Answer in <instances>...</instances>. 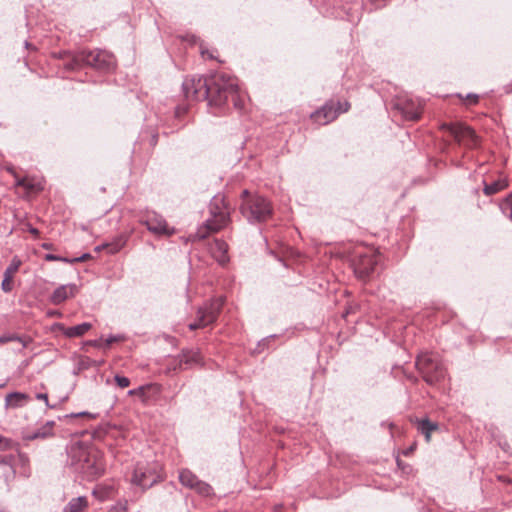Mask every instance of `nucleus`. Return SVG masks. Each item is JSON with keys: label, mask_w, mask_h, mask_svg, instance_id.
Returning <instances> with one entry per match:
<instances>
[{"label": "nucleus", "mask_w": 512, "mask_h": 512, "mask_svg": "<svg viewBox=\"0 0 512 512\" xmlns=\"http://www.w3.org/2000/svg\"><path fill=\"white\" fill-rule=\"evenodd\" d=\"M184 96L188 100H207L210 106L222 107L229 100L237 110H242L245 96L239 91L237 79L223 73L209 78L191 77L182 83Z\"/></svg>", "instance_id": "1"}, {"label": "nucleus", "mask_w": 512, "mask_h": 512, "mask_svg": "<svg viewBox=\"0 0 512 512\" xmlns=\"http://www.w3.org/2000/svg\"><path fill=\"white\" fill-rule=\"evenodd\" d=\"M70 465L87 480L101 476L105 466L101 452L94 446H75L70 451Z\"/></svg>", "instance_id": "2"}, {"label": "nucleus", "mask_w": 512, "mask_h": 512, "mask_svg": "<svg viewBox=\"0 0 512 512\" xmlns=\"http://www.w3.org/2000/svg\"><path fill=\"white\" fill-rule=\"evenodd\" d=\"M209 214L210 216L206 219L204 224L196 231L194 238L202 240L210 233L218 232L223 229L229 223L230 209L224 195L217 194L211 199Z\"/></svg>", "instance_id": "3"}, {"label": "nucleus", "mask_w": 512, "mask_h": 512, "mask_svg": "<svg viewBox=\"0 0 512 512\" xmlns=\"http://www.w3.org/2000/svg\"><path fill=\"white\" fill-rule=\"evenodd\" d=\"M83 65L109 71L114 67V56L105 50H83L73 55L65 64L68 70L80 69Z\"/></svg>", "instance_id": "4"}, {"label": "nucleus", "mask_w": 512, "mask_h": 512, "mask_svg": "<svg viewBox=\"0 0 512 512\" xmlns=\"http://www.w3.org/2000/svg\"><path fill=\"white\" fill-rule=\"evenodd\" d=\"M240 211L250 223L264 222L272 215L270 202L263 196L251 195L248 190L242 192Z\"/></svg>", "instance_id": "5"}, {"label": "nucleus", "mask_w": 512, "mask_h": 512, "mask_svg": "<svg viewBox=\"0 0 512 512\" xmlns=\"http://www.w3.org/2000/svg\"><path fill=\"white\" fill-rule=\"evenodd\" d=\"M415 365L425 382L429 385L440 382L446 376V368L436 354L423 353L419 355Z\"/></svg>", "instance_id": "6"}, {"label": "nucleus", "mask_w": 512, "mask_h": 512, "mask_svg": "<svg viewBox=\"0 0 512 512\" xmlns=\"http://www.w3.org/2000/svg\"><path fill=\"white\" fill-rule=\"evenodd\" d=\"M222 305V298H217L199 308L197 313V320L189 324V329L196 330L198 328H204L215 322Z\"/></svg>", "instance_id": "7"}, {"label": "nucleus", "mask_w": 512, "mask_h": 512, "mask_svg": "<svg viewBox=\"0 0 512 512\" xmlns=\"http://www.w3.org/2000/svg\"><path fill=\"white\" fill-rule=\"evenodd\" d=\"M441 128L448 131L460 144L475 147L478 143V137L475 131L469 126L461 123H445Z\"/></svg>", "instance_id": "8"}, {"label": "nucleus", "mask_w": 512, "mask_h": 512, "mask_svg": "<svg viewBox=\"0 0 512 512\" xmlns=\"http://www.w3.org/2000/svg\"><path fill=\"white\" fill-rule=\"evenodd\" d=\"M378 255L372 251L359 253L353 261V269L355 275L359 279H365L370 276L378 264Z\"/></svg>", "instance_id": "9"}, {"label": "nucleus", "mask_w": 512, "mask_h": 512, "mask_svg": "<svg viewBox=\"0 0 512 512\" xmlns=\"http://www.w3.org/2000/svg\"><path fill=\"white\" fill-rule=\"evenodd\" d=\"M159 480L160 475L156 472V466L148 468L137 465L133 473L132 482L144 491L151 488Z\"/></svg>", "instance_id": "10"}, {"label": "nucleus", "mask_w": 512, "mask_h": 512, "mask_svg": "<svg viewBox=\"0 0 512 512\" xmlns=\"http://www.w3.org/2000/svg\"><path fill=\"white\" fill-rule=\"evenodd\" d=\"M18 462L24 466L27 464L28 458L21 453L0 454V467L3 468V477L6 483L15 478V466Z\"/></svg>", "instance_id": "11"}, {"label": "nucleus", "mask_w": 512, "mask_h": 512, "mask_svg": "<svg viewBox=\"0 0 512 512\" xmlns=\"http://www.w3.org/2000/svg\"><path fill=\"white\" fill-rule=\"evenodd\" d=\"M147 229L155 235H171L174 229H170L166 220L158 213L151 211L140 220Z\"/></svg>", "instance_id": "12"}, {"label": "nucleus", "mask_w": 512, "mask_h": 512, "mask_svg": "<svg viewBox=\"0 0 512 512\" xmlns=\"http://www.w3.org/2000/svg\"><path fill=\"white\" fill-rule=\"evenodd\" d=\"M159 394L160 386L155 383H149L139 386L137 389L130 390V396L134 399H139L144 404L155 400Z\"/></svg>", "instance_id": "13"}, {"label": "nucleus", "mask_w": 512, "mask_h": 512, "mask_svg": "<svg viewBox=\"0 0 512 512\" xmlns=\"http://www.w3.org/2000/svg\"><path fill=\"white\" fill-rule=\"evenodd\" d=\"M79 292V286L74 283H69L57 287L51 294L49 301L53 305H60L69 298L75 297Z\"/></svg>", "instance_id": "14"}, {"label": "nucleus", "mask_w": 512, "mask_h": 512, "mask_svg": "<svg viewBox=\"0 0 512 512\" xmlns=\"http://www.w3.org/2000/svg\"><path fill=\"white\" fill-rule=\"evenodd\" d=\"M338 116V111L336 109L334 102H328L326 103L322 108L312 113L311 117L312 119L320 124V125H326L333 120H335Z\"/></svg>", "instance_id": "15"}, {"label": "nucleus", "mask_w": 512, "mask_h": 512, "mask_svg": "<svg viewBox=\"0 0 512 512\" xmlns=\"http://www.w3.org/2000/svg\"><path fill=\"white\" fill-rule=\"evenodd\" d=\"M177 360L179 369H189L201 363V355L198 350L184 349Z\"/></svg>", "instance_id": "16"}, {"label": "nucleus", "mask_w": 512, "mask_h": 512, "mask_svg": "<svg viewBox=\"0 0 512 512\" xmlns=\"http://www.w3.org/2000/svg\"><path fill=\"white\" fill-rule=\"evenodd\" d=\"M227 252L228 245L222 240H215L214 244L211 246V253L213 257L221 265L226 264L229 260Z\"/></svg>", "instance_id": "17"}, {"label": "nucleus", "mask_w": 512, "mask_h": 512, "mask_svg": "<svg viewBox=\"0 0 512 512\" xmlns=\"http://www.w3.org/2000/svg\"><path fill=\"white\" fill-rule=\"evenodd\" d=\"M55 425L54 421H47L44 425H42L37 431L27 434L24 436L25 440L32 441L36 439H46L52 437L53 427Z\"/></svg>", "instance_id": "18"}, {"label": "nucleus", "mask_w": 512, "mask_h": 512, "mask_svg": "<svg viewBox=\"0 0 512 512\" xmlns=\"http://www.w3.org/2000/svg\"><path fill=\"white\" fill-rule=\"evenodd\" d=\"M396 107L401 111L405 119L415 121L420 118L421 111L413 102L397 103Z\"/></svg>", "instance_id": "19"}, {"label": "nucleus", "mask_w": 512, "mask_h": 512, "mask_svg": "<svg viewBox=\"0 0 512 512\" xmlns=\"http://www.w3.org/2000/svg\"><path fill=\"white\" fill-rule=\"evenodd\" d=\"M89 506L86 496L72 498L63 508V512H84Z\"/></svg>", "instance_id": "20"}, {"label": "nucleus", "mask_w": 512, "mask_h": 512, "mask_svg": "<svg viewBox=\"0 0 512 512\" xmlns=\"http://www.w3.org/2000/svg\"><path fill=\"white\" fill-rule=\"evenodd\" d=\"M416 422L418 431L425 436L426 442H429L431 439V433L438 429V424L430 421L428 418L417 419Z\"/></svg>", "instance_id": "21"}, {"label": "nucleus", "mask_w": 512, "mask_h": 512, "mask_svg": "<svg viewBox=\"0 0 512 512\" xmlns=\"http://www.w3.org/2000/svg\"><path fill=\"white\" fill-rule=\"evenodd\" d=\"M92 325L84 322L71 327H63V334L68 338L80 337L90 330Z\"/></svg>", "instance_id": "22"}, {"label": "nucleus", "mask_w": 512, "mask_h": 512, "mask_svg": "<svg viewBox=\"0 0 512 512\" xmlns=\"http://www.w3.org/2000/svg\"><path fill=\"white\" fill-rule=\"evenodd\" d=\"M29 396L21 392L9 393L5 398L6 407L17 408L24 405Z\"/></svg>", "instance_id": "23"}, {"label": "nucleus", "mask_w": 512, "mask_h": 512, "mask_svg": "<svg viewBox=\"0 0 512 512\" xmlns=\"http://www.w3.org/2000/svg\"><path fill=\"white\" fill-rule=\"evenodd\" d=\"M179 480L182 485H184L190 489H193L199 479L190 470L183 469L179 473Z\"/></svg>", "instance_id": "24"}, {"label": "nucleus", "mask_w": 512, "mask_h": 512, "mask_svg": "<svg viewBox=\"0 0 512 512\" xmlns=\"http://www.w3.org/2000/svg\"><path fill=\"white\" fill-rule=\"evenodd\" d=\"M113 487L108 485H97L93 491L92 494L100 501H105L112 497L113 495Z\"/></svg>", "instance_id": "25"}, {"label": "nucleus", "mask_w": 512, "mask_h": 512, "mask_svg": "<svg viewBox=\"0 0 512 512\" xmlns=\"http://www.w3.org/2000/svg\"><path fill=\"white\" fill-rule=\"evenodd\" d=\"M507 186V183L505 180H497L492 182L491 184H484L483 192L487 196L494 195L498 193L499 191L503 190Z\"/></svg>", "instance_id": "26"}, {"label": "nucleus", "mask_w": 512, "mask_h": 512, "mask_svg": "<svg viewBox=\"0 0 512 512\" xmlns=\"http://www.w3.org/2000/svg\"><path fill=\"white\" fill-rule=\"evenodd\" d=\"M103 363V360H94L88 356H80L78 360V370H87L91 367H99Z\"/></svg>", "instance_id": "27"}, {"label": "nucleus", "mask_w": 512, "mask_h": 512, "mask_svg": "<svg viewBox=\"0 0 512 512\" xmlns=\"http://www.w3.org/2000/svg\"><path fill=\"white\" fill-rule=\"evenodd\" d=\"M500 209L512 221V193L500 203Z\"/></svg>", "instance_id": "28"}, {"label": "nucleus", "mask_w": 512, "mask_h": 512, "mask_svg": "<svg viewBox=\"0 0 512 512\" xmlns=\"http://www.w3.org/2000/svg\"><path fill=\"white\" fill-rule=\"evenodd\" d=\"M197 493L202 496L208 497L212 494L213 488L206 482L198 480L197 484L193 488Z\"/></svg>", "instance_id": "29"}, {"label": "nucleus", "mask_w": 512, "mask_h": 512, "mask_svg": "<svg viewBox=\"0 0 512 512\" xmlns=\"http://www.w3.org/2000/svg\"><path fill=\"white\" fill-rule=\"evenodd\" d=\"M21 265H22L21 259L18 256H14L12 258L10 264L5 269L4 273L14 276L18 272Z\"/></svg>", "instance_id": "30"}, {"label": "nucleus", "mask_w": 512, "mask_h": 512, "mask_svg": "<svg viewBox=\"0 0 512 512\" xmlns=\"http://www.w3.org/2000/svg\"><path fill=\"white\" fill-rule=\"evenodd\" d=\"M11 451L10 453H19L15 448V444L11 439L0 436V452Z\"/></svg>", "instance_id": "31"}, {"label": "nucleus", "mask_w": 512, "mask_h": 512, "mask_svg": "<svg viewBox=\"0 0 512 512\" xmlns=\"http://www.w3.org/2000/svg\"><path fill=\"white\" fill-rule=\"evenodd\" d=\"M13 278H14V276L3 273V281L1 283V289L3 292L9 293L13 290V288H14Z\"/></svg>", "instance_id": "32"}, {"label": "nucleus", "mask_w": 512, "mask_h": 512, "mask_svg": "<svg viewBox=\"0 0 512 512\" xmlns=\"http://www.w3.org/2000/svg\"><path fill=\"white\" fill-rule=\"evenodd\" d=\"M125 245V240H120L116 243L106 244L105 246H97L96 250L100 251L102 248H107L110 253L118 252Z\"/></svg>", "instance_id": "33"}, {"label": "nucleus", "mask_w": 512, "mask_h": 512, "mask_svg": "<svg viewBox=\"0 0 512 512\" xmlns=\"http://www.w3.org/2000/svg\"><path fill=\"white\" fill-rule=\"evenodd\" d=\"M12 341H21V338L16 334H8L0 336V345L12 342Z\"/></svg>", "instance_id": "34"}, {"label": "nucleus", "mask_w": 512, "mask_h": 512, "mask_svg": "<svg viewBox=\"0 0 512 512\" xmlns=\"http://www.w3.org/2000/svg\"><path fill=\"white\" fill-rule=\"evenodd\" d=\"M44 259L46 261H60V262H64V263H69L70 262L69 258L58 256V255H55V254H46L44 256Z\"/></svg>", "instance_id": "35"}, {"label": "nucleus", "mask_w": 512, "mask_h": 512, "mask_svg": "<svg viewBox=\"0 0 512 512\" xmlns=\"http://www.w3.org/2000/svg\"><path fill=\"white\" fill-rule=\"evenodd\" d=\"M114 379L120 388L128 387V377L115 375Z\"/></svg>", "instance_id": "36"}, {"label": "nucleus", "mask_w": 512, "mask_h": 512, "mask_svg": "<svg viewBox=\"0 0 512 512\" xmlns=\"http://www.w3.org/2000/svg\"><path fill=\"white\" fill-rule=\"evenodd\" d=\"M335 106L338 111V115L340 113L348 111V109L350 108V104L347 101H345L344 103L337 102V104H335Z\"/></svg>", "instance_id": "37"}, {"label": "nucleus", "mask_w": 512, "mask_h": 512, "mask_svg": "<svg viewBox=\"0 0 512 512\" xmlns=\"http://www.w3.org/2000/svg\"><path fill=\"white\" fill-rule=\"evenodd\" d=\"M122 340H124V336L123 335H110L106 339V346H109V345H111L114 342H118V341H122Z\"/></svg>", "instance_id": "38"}, {"label": "nucleus", "mask_w": 512, "mask_h": 512, "mask_svg": "<svg viewBox=\"0 0 512 512\" xmlns=\"http://www.w3.org/2000/svg\"><path fill=\"white\" fill-rule=\"evenodd\" d=\"M91 258V255L89 253H85L83 254L82 256L80 257H77V258H73V259H70V262L69 263H76V262H82V261H85L87 259Z\"/></svg>", "instance_id": "39"}, {"label": "nucleus", "mask_w": 512, "mask_h": 512, "mask_svg": "<svg viewBox=\"0 0 512 512\" xmlns=\"http://www.w3.org/2000/svg\"><path fill=\"white\" fill-rule=\"evenodd\" d=\"M36 398H37L38 400H43V401H45V404H46V406H47V407H50V408H53V407H54V406H51V405L49 404V401H48V395H47L46 393H38V394L36 395Z\"/></svg>", "instance_id": "40"}, {"label": "nucleus", "mask_w": 512, "mask_h": 512, "mask_svg": "<svg viewBox=\"0 0 512 512\" xmlns=\"http://www.w3.org/2000/svg\"><path fill=\"white\" fill-rule=\"evenodd\" d=\"M466 99L470 100L472 104H476L478 102L479 96L477 94L469 93L466 95Z\"/></svg>", "instance_id": "41"}, {"label": "nucleus", "mask_w": 512, "mask_h": 512, "mask_svg": "<svg viewBox=\"0 0 512 512\" xmlns=\"http://www.w3.org/2000/svg\"><path fill=\"white\" fill-rule=\"evenodd\" d=\"M108 512H126V507L123 505L113 506Z\"/></svg>", "instance_id": "42"}, {"label": "nucleus", "mask_w": 512, "mask_h": 512, "mask_svg": "<svg viewBox=\"0 0 512 512\" xmlns=\"http://www.w3.org/2000/svg\"><path fill=\"white\" fill-rule=\"evenodd\" d=\"M27 181L28 180L26 178H19L16 180V185L20 186V187H24V186H26Z\"/></svg>", "instance_id": "43"}, {"label": "nucleus", "mask_w": 512, "mask_h": 512, "mask_svg": "<svg viewBox=\"0 0 512 512\" xmlns=\"http://www.w3.org/2000/svg\"><path fill=\"white\" fill-rule=\"evenodd\" d=\"M28 231L35 236L39 234L38 229L32 227L31 225L28 226Z\"/></svg>", "instance_id": "44"}, {"label": "nucleus", "mask_w": 512, "mask_h": 512, "mask_svg": "<svg viewBox=\"0 0 512 512\" xmlns=\"http://www.w3.org/2000/svg\"><path fill=\"white\" fill-rule=\"evenodd\" d=\"M24 188L28 191H33L35 189V186L30 183L29 181L26 182V186H24Z\"/></svg>", "instance_id": "45"}, {"label": "nucleus", "mask_w": 512, "mask_h": 512, "mask_svg": "<svg viewBox=\"0 0 512 512\" xmlns=\"http://www.w3.org/2000/svg\"><path fill=\"white\" fill-rule=\"evenodd\" d=\"M90 414L88 412H81V413H78V414H71V415H66V417L70 416V417H79V416H89Z\"/></svg>", "instance_id": "46"}, {"label": "nucleus", "mask_w": 512, "mask_h": 512, "mask_svg": "<svg viewBox=\"0 0 512 512\" xmlns=\"http://www.w3.org/2000/svg\"><path fill=\"white\" fill-rule=\"evenodd\" d=\"M201 54L202 56L204 57L205 55H207L208 58L210 59H213L214 58V55L208 51H205V50H201Z\"/></svg>", "instance_id": "47"}, {"label": "nucleus", "mask_w": 512, "mask_h": 512, "mask_svg": "<svg viewBox=\"0 0 512 512\" xmlns=\"http://www.w3.org/2000/svg\"><path fill=\"white\" fill-rule=\"evenodd\" d=\"M157 138H158L157 134H153L151 136V145L155 146L157 144Z\"/></svg>", "instance_id": "48"}, {"label": "nucleus", "mask_w": 512, "mask_h": 512, "mask_svg": "<svg viewBox=\"0 0 512 512\" xmlns=\"http://www.w3.org/2000/svg\"><path fill=\"white\" fill-rule=\"evenodd\" d=\"M51 246H52L51 244H46V243L42 245V247H43L44 249H50V248H51Z\"/></svg>", "instance_id": "49"}, {"label": "nucleus", "mask_w": 512, "mask_h": 512, "mask_svg": "<svg viewBox=\"0 0 512 512\" xmlns=\"http://www.w3.org/2000/svg\"><path fill=\"white\" fill-rule=\"evenodd\" d=\"M25 47H26V48H30V47H31V44H30L28 41H25Z\"/></svg>", "instance_id": "50"}, {"label": "nucleus", "mask_w": 512, "mask_h": 512, "mask_svg": "<svg viewBox=\"0 0 512 512\" xmlns=\"http://www.w3.org/2000/svg\"><path fill=\"white\" fill-rule=\"evenodd\" d=\"M90 344H93L94 346H98V341H90Z\"/></svg>", "instance_id": "51"}, {"label": "nucleus", "mask_w": 512, "mask_h": 512, "mask_svg": "<svg viewBox=\"0 0 512 512\" xmlns=\"http://www.w3.org/2000/svg\"><path fill=\"white\" fill-rule=\"evenodd\" d=\"M0 512H4V511L0 510Z\"/></svg>", "instance_id": "52"}]
</instances>
